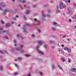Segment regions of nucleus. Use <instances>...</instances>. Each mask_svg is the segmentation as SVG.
<instances>
[{"mask_svg":"<svg viewBox=\"0 0 76 76\" xmlns=\"http://www.w3.org/2000/svg\"><path fill=\"white\" fill-rule=\"evenodd\" d=\"M37 42L39 45H37L36 46V49L37 50V52L40 54H43L44 53L41 51L39 50V45L40 46L41 45H42V42H43V41H38Z\"/></svg>","mask_w":76,"mask_h":76,"instance_id":"nucleus-1","label":"nucleus"},{"mask_svg":"<svg viewBox=\"0 0 76 76\" xmlns=\"http://www.w3.org/2000/svg\"><path fill=\"white\" fill-rule=\"evenodd\" d=\"M44 13H45V12L44 11H42V20H43L45 21V17L50 18V15H44Z\"/></svg>","mask_w":76,"mask_h":76,"instance_id":"nucleus-2","label":"nucleus"},{"mask_svg":"<svg viewBox=\"0 0 76 76\" xmlns=\"http://www.w3.org/2000/svg\"><path fill=\"white\" fill-rule=\"evenodd\" d=\"M3 29V28H1L0 27V34H3L4 33V32H6V34H8V35H10V33L9 32V31H6V30H4L3 31H2V30Z\"/></svg>","mask_w":76,"mask_h":76,"instance_id":"nucleus-3","label":"nucleus"},{"mask_svg":"<svg viewBox=\"0 0 76 76\" xmlns=\"http://www.w3.org/2000/svg\"><path fill=\"white\" fill-rule=\"evenodd\" d=\"M34 20L36 22L37 26H41V22L39 20H37V18H34Z\"/></svg>","mask_w":76,"mask_h":76,"instance_id":"nucleus-4","label":"nucleus"},{"mask_svg":"<svg viewBox=\"0 0 76 76\" xmlns=\"http://www.w3.org/2000/svg\"><path fill=\"white\" fill-rule=\"evenodd\" d=\"M67 10L69 12L68 13V14L69 13L70 16H72V15H73V11L71 10V7H69L67 9Z\"/></svg>","mask_w":76,"mask_h":76,"instance_id":"nucleus-5","label":"nucleus"},{"mask_svg":"<svg viewBox=\"0 0 76 76\" xmlns=\"http://www.w3.org/2000/svg\"><path fill=\"white\" fill-rule=\"evenodd\" d=\"M26 28V26H25L23 25L22 27V28L23 29V32L24 33H26V31L25 30Z\"/></svg>","mask_w":76,"mask_h":76,"instance_id":"nucleus-6","label":"nucleus"},{"mask_svg":"<svg viewBox=\"0 0 76 76\" xmlns=\"http://www.w3.org/2000/svg\"><path fill=\"white\" fill-rule=\"evenodd\" d=\"M63 5V3L61 2L60 3V5L59 6V8L61 9H63L62 6Z\"/></svg>","mask_w":76,"mask_h":76,"instance_id":"nucleus-7","label":"nucleus"},{"mask_svg":"<svg viewBox=\"0 0 76 76\" xmlns=\"http://www.w3.org/2000/svg\"><path fill=\"white\" fill-rule=\"evenodd\" d=\"M56 13H58L60 12V11L58 10V5L56 6Z\"/></svg>","mask_w":76,"mask_h":76,"instance_id":"nucleus-8","label":"nucleus"},{"mask_svg":"<svg viewBox=\"0 0 76 76\" xmlns=\"http://www.w3.org/2000/svg\"><path fill=\"white\" fill-rule=\"evenodd\" d=\"M76 68H72L71 69V72H75L76 73Z\"/></svg>","mask_w":76,"mask_h":76,"instance_id":"nucleus-9","label":"nucleus"},{"mask_svg":"<svg viewBox=\"0 0 76 76\" xmlns=\"http://www.w3.org/2000/svg\"><path fill=\"white\" fill-rule=\"evenodd\" d=\"M16 50H17V51H20L21 53H23V52L24 51L23 50H22L21 49L19 48H17Z\"/></svg>","mask_w":76,"mask_h":76,"instance_id":"nucleus-10","label":"nucleus"},{"mask_svg":"<svg viewBox=\"0 0 76 76\" xmlns=\"http://www.w3.org/2000/svg\"><path fill=\"white\" fill-rule=\"evenodd\" d=\"M0 6H2L3 7H4V6H5V4L3 2H0Z\"/></svg>","mask_w":76,"mask_h":76,"instance_id":"nucleus-11","label":"nucleus"},{"mask_svg":"<svg viewBox=\"0 0 76 76\" xmlns=\"http://www.w3.org/2000/svg\"><path fill=\"white\" fill-rule=\"evenodd\" d=\"M9 9H5L4 10V12L3 13L4 15H5V14H6V12H7L8 11V12H9Z\"/></svg>","mask_w":76,"mask_h":76,"instance_id":"nucleus-12","label":"nucleus"},{"mask_svg":"<svg viewBox=\"0 0 76 76\" xmlns=\"http://www.w3.org/2000/svg\"><path fill=\"white\" fill-rule=\"evenodd\" d=\"M53 25H56V26L57 25L58 26H61L60 25H57V23L56 22L53 23Z\"/></svg>","mask_w":76,"mask_h":76,"instance_id":"nucleus-13","label":"nucleus"},{"mask_svg":"<svg viewBox=\"0 0 76 76\" xmlns=\"http://www.w3.org/2000/svg\"><path fill=\"white\" fill-rule=\"evenodd\" d=\"M30 12V11H29V10H27L25 12V13L26 15H28L29 14V13Z\"/></svg>","mask_w":76,"mask_h":76,"instance_id":"nucleus-14","label":"nucleus"},{"mask_svg":"<svg viewBox=\"0 0 76 76\" xmlns=\"http://www.w3.org/2000/svg\"><path fill=\"white\" fill-rule=\"evenodd\" d=\"M58 67H59V68H60V69H61V70H63V68H62V67H61V66H60V65L59 64H58Z\"/></svg>","mask_w":76,"mask_h":76,"instance_id":"nucleus-15","label":"nucleus"},{"mask_svg":"<svg viewBox=\"0 0 76 76\" xmlns=\"http://www.w3.org/2000/svg\"><path fill=\"white\" fill-rule=\"evenodd\" d=\"M10 26V24L9 23H7L5 25V26L6 27V28H8V27H9V26Z\"/></svg>","mask_w":76,"mask_h":76,"instance_id":"nucleus-16","label":"nucleus"},{"mask_svg":"<svg viewBox=\"0 0 76 76\" xmlns=\"http://www.w3.org/2000/svg\"><path fill=\"white\" fill-rule=\"evenodd\" d=\"M47 13L48 14H50L51 13V11L50 10V9H48L47 10Z\"/></svg>","mask_w":76,"mask_h":76,"instance_id":"nucleus-17","label":"nucleus"},{"mask_svg":"<svg viewBox=\"0 0 76 76\" xmlns=\"http://www.w3.org/2000/svg\"><path fill=\"white\" fill-rule=\"evenodd\" d=\"M67 43H69V42H70V40L69 39H67Z\"/></svg>","mask_w":76,"mask_h":76,"instance_id":"nucleus-18","label":"nucleus"},{"mask_svg":"<svg viewBox=\"0 0 76 76\" xmlns=\"http://www.w3.org/2000/svg\"><path fill=\"white\" fill-rule=\"evenodd\" d=\"M26 26H27L28 27H30L31 26V25L28 24V23H26Z\"/></svg>","mask_w":76,"mask_h":76,"instance_id":"nucleus-19","label":"nucleus"},{"mask_svg":"<svg viewBox=\"0 0 76 76\" xmlns=\"http://www.w3.org/2000/svg\"><path fill=\"white\" fill-rule=\"evenodd\" d=\"M67 50L68 52H70V51H71V50L67 48Z\"/></svg>","mask_w":76,"mask_h":76,"instance_id":"nucleus-20","label":"nucleus"},{"mask_svg":"<svg viewBox=\"0 0 76 76\" xmlns=\"http://www.w3.org/2000/svg\"><path fill=\"white\" fill-rule=\"evenodd\" d=\"M52 69H54L55 68V66H54V64H53L52 65Z\"/></svg>","mask_w":76,"mask_h":76,"instance_id":"nucleus-21","label":"nucleus"},{"mask_svg":"<svg viewBox=\"0 0 76 76\" xmlns=\"http://www.w3.org/2000/svg\"><path fill=\"white\" fill-rule=\"evenodd\" d=\"M4 38H5V39H9L8 36H5L4 37Z\"/></svg>","mask_w":76,"mask_h":76,"instance_id":"nucleus-22","label":"nucleus"},{"mask_svg":"<svg viewBox=\"0 0 76 76\" xmlns=\"http://www.w3.org/2000/svg\"><path fill=\"white\" fill-rule=\"evenodd\" d=\"M61 60L63 61V62H64L66 61V59H64V58H61Z\"/></svg>","mask_w":76,"mask_h":76,"instance_id":"nucleus-23","label":"nucleus"},{"mask_svg":"<svg viewBox=\"0 0 76 76\" xmlns=\"http://www.w3.org/2000/svg\"><path fill=\"white\" fill-rule=\"evenodd\" d=\"M52 29L53 30V31H56V28L53 27H52Z\"/></svg>","mask_w":76,"mask_h":76,"instance_id":"nucleus-24","label":"nucleus"},{"mask_svg":"<svg viewBox=\"0 0 76 76\" xmlns=\"http://www.w3.org/2000/svg\"><path fill=\"white\" fill-rule=\"evenodd\" d=\"M13 42H14V43H16V42H17V41L16 40L14 39L13 40Z\"/></svg>","mask_w":76,"mask_h":76,"instance_id":"nucleus-25","label":"nucleus"},{"mask_svg":"<svg viewBox=\"0 0 76 76\" xmlns=\"http://www.w3.org/2000/svg\"><path fill=\"white\" fill-rule=\"evenodd\" d=\"M26 57H29V56H31V55H25Z\"/></svg>","mask_w":76,"mask_h":76,"instance_id":"nucleus-26","label":"nucleus"},{"mask_svg":"<svg viewBox=\"0 0 76 76\" xmlns=\"http://www.w3.org/2000/svg\"><path fill=\"white\" fill-rule=\"evenodd\" d=\"M54 41H50V44H54Z\"/></svg>","mask_w":76,"mask_h":76,"instance_id":"nucleus-27","label":"nucleus"},{"mask_svg":"<svg viewBox=\"0 0 76 76\" xmlns=\"http://www.w3.org/2000/svg\"><path fill=\"white\" fill-rule=\"evenodd\" d=\"M62 8H63H63H65V7H66V5L64 4L62 6Z\"/></svg>","mask_w":76,"mask_h":76,"instance_id":"nucleus-28","label":"nucleus"},{"mask_svg":"<svg viewBox=\"0 0 76 76\" xmlns=\"http://www.w3.org/2000/svg\"><path fill=\"white\" fill-rule=\"evenodd\" d=\"M13 75H18V73L15 72L14 73Z\"/></svg>","mask_w":76,"mask_h":76,"instance_id":"nucleus-29","label":"nucleus"},{"mask_svg":"<svg viewBox=\"0 0 76 76\" xmlns=\"http://www.w3.org/2000/svg\"><path fill=\"white\" fill-rule=\"evenodd\" d=\"M20 37V34H19L17 35V38H19Z\"/></svg>","mask_w":76,"mask_h":76,"instance_id":"nucleus-30","label":"nucleus"},{"mask_svg":"<svg viewBox=\"0 0 76 76\" xmlns=\"http://www.w3.org/2000/svg\"><path fill=\"white\" fill-rule=\"evenodd\" d=\"M39 74L41 76H42V73L41 72H39Z\"/></svg>","mask_w":76,"mask_h":76,"instance_id":"nucleus-31","label":"nucleus"},{"mask_svg":"<svg viewBox=\"0 0 76 76\" xmlns=\"http://www.w3.org/2000/svg\"><path fill=\"white\" fill-rule=\"evenodd\" d=\"M44 48H47V45H45L44 46Z\"/></svg>","mask_w":76,"mask_h":76,"instance_id":"nucleus-32","label":"nucleus"},{"mask_svg":"<svg viewBox=\"0 0 76 76\" xmlns=\"http://www.w3.org/2000/svg\"><path fill=\"white\" fill-rule=\"evenodd\" d=\"M68 62L69 63H70V61H71V60L70 59V58H68Z\"/></svg>","mask_w":76,"mask_h":76,"instance_id":"nucleus-33","label":"nucleus"},{"mask_svg":"<svg viewBox=\"0 0 76 76\" xmlns=\"http://www.w3.org/2000/svg\"><path fill=\"white\" fill-rule=\"evenodd\" d=\"M14 65H15V67H17V68H18V65H17V64H15Z\"/></svg>","mask_w":76,"mask_h":76,"instance_id":"nucleus-34","label":"nucleus"},{"mask_svg":"<svg viewBox=\"0 0 76 76\" xmlns=\"http://www.w3.org/2000/svg\"><path fill=\"white\" fill-rule=\"evenodd\" d=\"M47 7V5L46 4H45L43 5V7Z\"/></svg>","mask_w":76,"mask_h":76,"instance_id":"nucleus-35","label":"nucleus"},{"mask_svg":"<svg viewBox=\"0 0 76 76\" xmlns=\"http://www.w3.org/2000/svg\"><path fill=\"white\" fill-rule=\"evenodd\" d=\"M0 69L1 70H3V66H1L0 67Z\"/></svg>","mask_w":76,"mask_h":76,"instance_id":"nucleus-36","label":"nucleus"},{"mask_svg":"<svg viewBox=\"0 0 76 76\" xmlns=\"http://www.w3.org/2000/svg\"><path fill=\"white\" fill-rule=\"evenodd\" d=\"M56 75H58V76H59V75H60V73L58 72H57L56 73Z\"/></svg>","mask_w":76,"mask_h":76,"instance_id":"nucleus-37","label":"nucleus"},{"mask_svg":"<svg viewBox=\"0 0 76 76\" xmlns=\"http://www.w3.org/2000/svg\"><path fill=\"white\" fill-rule=\"evenodd\" d=\"M20 48H22L23 47V45H21L20 46Z\"/></svg>","mask_w":76,"mask_h":76,"instance_id":"nucleus-38","label":"nucleus"},{"mask_svg":"<svg viewBox=\"0 0 76 76\" xmlns=\"http://www.w3.org/2000/svg\"><path fill=\"white\" fill-rule=\"evenodd\" d=\"M31 36L33 38H34V37H35V35H34V34H32Z\"/></svg>","mask_w":76,"mask_h":76,"instance_id":"nucleus-39","label":"nucleus"},{"mask_svg":"<svg viewBox=\"0 0 76 76\" xmlns=\"http://www.w3.org/2000/svg\"><path fill=\"white\" fill-rule=\"evenodd\" d=\"M1 23H2V24H4V21H3L1 20Z\"/></svg>","mask_w":76,"mask_h":76,"instance_id":"nucleus-40","label":"nucleus"},{"mask_svg":"<svg viewBox=\"0 0 76 76\" xmlns=\"http://www.w3.org/2000/svg\"><path fill=\"white\" fill-rule=\"evenodd\" d=\"M21 58L19 57L18 58V60H21Z\"/></svg>","mask_w":76,"mask_h":76,"instance_id":"nucleus-41","label":"nucleus"},{"mask_svg":"<svg viewBox=\"0 0 76 76\" xmlns=\"http://www.w3.org/2000/svg\"><path fill=\"white\" fill-rule=\"evenodd\" d=\"M24 19H25V20H26V17H25V16H24Z\"/></svg>","mask_w":76,"mask_h":76,"instance_id":"nucleus-42","label":"nucleus"},{"mask_svg":"<svg viewBox=\"0 0 76 76\" xmlns=\"http://www.w3.org/2000/svg\"><path fill=\"white\" fill-rule=\"evenodd\" d=\"M38 32H39V33H40V32H41V31L39 29H38Z\"/></svg>","mask_w":76,"mask_h":76,"instance_id":"nucleus-43","label":"nucleus"},{"mask_svg":"<svg viewBox=\"0 0 76 76\" xmlns=\"http://www.w3.org/2000/svg\"><path fill=\"white\" fill-rule=\"evenodd\" d=\"M69 22H72V20L70 19L69 20Z\"/></svg>","mask_w":76,"mask_h":76,"instance_id":"nucleus-44","label":"nucleus"},{"mask_svg":"<svg viewBox=\"0 0 76 76\" xmlns=\"http://www.w3.org/2000/svg\"><path fill=\"white\" fill-rule=\"evenodd\" d=\"M0 53H1V54H3V52L1 50H0Z\"/></svg>","mask_w":76,"mask_h":76,"instance_id":"nucleus-45","label":"nucleus"},{"mask_svg":"<svg viewBox=\"0 0 76 76\" xmlns=\"http://www.w3.org/2000/svg\"><path fill=\"white\" fill-rule=\"evenodd\" d=\"M61 53L63 54L64 53V51L63 50H62L61 51Z\"/></svg>","mask_w":76,"mask_h":76,"instance_id":"nucleus-46","label":"nucleus"},{"mask_svg":"<svg viewBox=\"0 0 76 76\" xmlns=\"http://www.w3.org/2000/svg\"><path fill=\"white\" fill-rule=\"evenodd\" d=\"M22 3H25V1L24 0L22 1Z\"/></svg>","mask_w":76,"mask_h":76,"instance_id":"nucleus-47","label":"nucleus"},{"mask_svg":"<svg viewBox=\"0 0 76 76\" xmlns=\"http://www.w3.org/2000/svg\"><path fill=\"white\" fill-rule=\"evenodd\" d=\"M71 1H70V0H69L68 1V3H70L71 2Z\"/></svg>","mask_w":76,"mask_h":76,"instance_id":"nucleus-48","label":"nucleus"},{"mask_svg":"<svg viewBox=\"0 0 76 76\" xmlns=\"http://www.w3.org/2000/svg\"><path fill=\"white\" fill-rule=\"evenodd\" d=\"M2 10H3V9H2V8H1V7H0V10H1V11H2Z\"/></svg>","mask_w":76,"mask_h":76,"instance_id":"nucleus-49","label":"nucleus"},{"mask_svg":"<svg viewBox=\"0 0 76 76\" xmlns=\"http://www.w3.org/2000/svg\"><path fill=\"white\" fill-rule=\"evenodd\" d=\"M28 76H31V74L30 73H29L28 74Z\"/></svg>","mask_w":76,"mask_h":76,"instance_id":"nucleus-50","label":"nucleus"},{"mask_svg":"<svg viewBox=\"0 0 76 76\" xmlns=\"http://www.w3.org/2000/svg\"><path fill=\"white\" fill-rule=\"evenodd\" d=\"M61 49H58V51H61Z\"/></svg>","mask_w":76,"mask_h":76,"instance_id":"nucleus-51","label":"nucleus"},{"mask_svg":"<svg viewBox=\"0 0 76 76\" xmlns=\"http://www.w3.org/2000/svg\"><path fill=\"white\" fill-rule=\"evenodd\" d=\"M4 51V52H5V53H7V54H8V53H7V51Z\"/></svg>","mask_w":76,"mask_h":76,"instance_id":"nucleus-52","label":"nucleus"},{"mask_svg":"<svg viewBox=\"0 0 76 76\" xmlns=\"http://www.w3.org/2000/svg\"><path fill=\"white\" fill-rule=\"evenodd\" d=\"M66 37V35L63 36L62 37V38H65V37Z\"/></svg>","mask_w":76,"mask_h":76,"instance_id":"nucleus-53","label":"nucleus"},{"mask_svg":"<svg viewBox=\"0 0 76 76\" xmlns=\"http://www.w3.org/2000/svg\"><path fill=\"white\" fill-rule=\"evenodd\" d=\"M61 46L62 47H64V45H62Z\"/></svg>","mask_w":76,"mask_h":76,"instance_id":"nucleus-54","label":"nucleus"},{"mask_svg":"<svg viewBox=\"0 0 76 76\" xmlns=\"http://www.w3.org/2000/svg\"><path fill=\"white\" fill-rule=\"evenodd\" d=\"M65 50H67V48H64Z\"/></svg>","mask_w":76,"mask_h":76,"instance_id":"nucleus-55","label":"nucleus"},{"mask_svg":"<svg viewBox=\"0 0 76 76\" xmlns=\"http://www.w3.org/2000/svg\"><path fill=\"white\" fill-rule=\"evenodd\" d=\"M13 20H16V18H13Z\"/></svg>","mask_w":76,"mask_h":76,"instance_id":"nucleus-56","label":"nucleus"},{"mask_svg":"<svg viewBox=\"0 0 76 76\" xmlns=\"http://www.w3.org/2000/svg\"><path fill=\"white\" fill-rule=\"evenodd\" d=\"M74 28H75V29H76V26H74Z\"/></svg>","mask_w":76,"mask_h":76,"instance_id":"nucleus-57","label":"nucleus"},{"mask_svg":"<svg viewBox=\"0 0 76 76\" xmlns=\"http://www.w3.org/2000/svg\"><path fill=\"white\" fill-rule=\"evenodd\" d=\"M74 5H75V7H76V4L74 3Z\"/></svg>","mask_w":76,"mask_h":76,"instance_id":"nucleus-58","label":"nucleus"},{"mask_svg":"<svg viewBox=\"0 0 76 76\" xmlns=\"http://www.w3.org/2000/svg\"><path fill=\"white\" fill-rule=\"evenodd\" d=\"M15 17H16V18H18V15H16L15 16Z\"/></svg>","mask_w":76,"mask_h":76,"instance_id":"nucleus-59","label":"nucleus"},{"mask_svg":"<svg viewBox=\"0 0 76 76\" xmlns=\"http://www.w3.org/2000/svg\"><path fill=\"white\" fill-rule=\"evenodd\" d=\"M63 15L64 16H65V15H66V14H63Z\"/></svg>","mask_w":76,"mask_h":76,"instance_id":"nucleus-60","label":"nucleus"},{"mask_svg":"<svg viewBox=\"0 0 76 76\" xmlns=\"http://www.w3.org/2000/svg\"><path fill=\"white\" fill-rule=\"evenodd\" d=\"M21 0H18V1H21Z\"/></svg>","mask_w":76,"mask_h":76,"instance_id":"nucleus-61","label":"nucleus"},{"mask_svg":"<svg viewBox=\"0 0 76 76\" xmlns=\"http://www.w3.org/2000/svg\"><path fill=\"white\" fill-rule=\"evenodd\" d=\"M18 26H20V24H18Z\"/></svg>","mask_w":76,"mask_h":76,"instance_id":"nucleus-62","label":"nucleus"},{"mask_svg":"<svg viewBox=\"0 0 76 76\" xmlns=\"http://www.w3.org/2000/svg\"><path fill=\"white\" fill-rule=\"evenodd\" d=\"M13 23H14V22H13V21H12V22H11V23H12V24Z\"/></svg>","mask_w":76,"mask_h":76,"instance_id":"nucleus-63","label":"nucleus"},{"mask_svg":"<svg viewBox=\"0 0 76 76\" xmlns=\"http://www.w3.org/2000/svg\"><path fill=\"white\" fill-rule=\"evenodd\" d=\"M14 46H15L16 47V44H15L14 45Z\"/></svg>","mask_w":76,"mask_h":76,"instance_id":"nucleus-64","label":"nucleus"}]
</instances>
